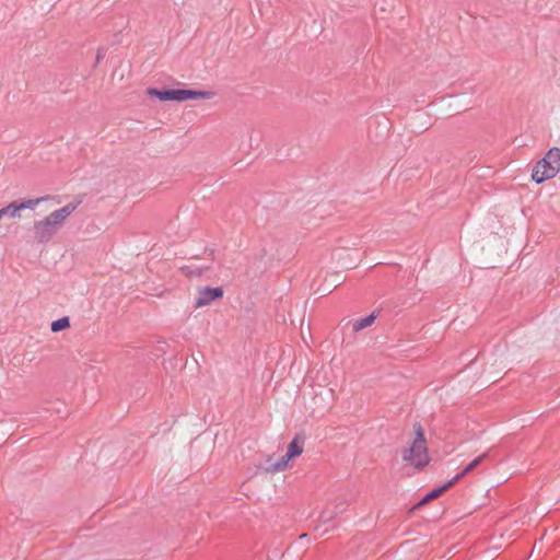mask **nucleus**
Returning a JSON list of instances; mask_svg holds the SVG:
<instances>
[{
    "label": "nucleus",
    "instance_id": "f257e3e1",
    "mask_svg": "<svg viewBox=\"0 0 560 560\" xmlns=\"http://www.w3.org/2000/svg\"><path fill=\"white\" fill-rule=\"evenodd\" d=\"M74 203H68L65 207L50 212L45 218L36 221L33 226L34 238L38 243L49 242L62 228L67 219L75 211Z\"/></svg>",
    "mask_w": 560,
    "mask_h": 560
},
{
    "label": "nucleus",
    "instance_id": "f03ea898",
    "mask_svg": "<svg viewBox=\"0 0 560 560\" xmlns=\"http://www.w3.org/2000/svg\"><path fill=\"white\" fill-rule=\"evenodd\" d=\"M401 458L417 469H422L430 463L427 439L420 424L413 425V438L401 451Z\"/></svg>",
    "mask_w": 560,
    "mask_h": 560
},
{
    "label": "nucleus",
    "instance_id": "7ed1b4c3",
    "mask_svg": "<svg viewBox=\"0 0 560 560\" xmlns=\"http://www.w3.org/2000/svg\"><path fill=\"white\" fill-rule=\"evenodd\" d=\"M147 94L150 97H155L161 102H177L183 103L187 101L210 100L213 93L210 91H196L189 89H163L155 88L147 89Z\"/></svg>",
    "mask_w": 560,
    "mask_h": 560
},
{
    "label": "nucleus",
    "instance_id": "20e7f679",
    "mask_svg": "<svg viewBox=\"0 0 560 560\" xmlns=\"http://www.w3.org/2000/svg\"><path fill=\"white\" fill-rule=\"evenodd\" d=\"M305 440L302 435H295L289 443L284 455L277 459L268 458L265 471L271 475L283 472L291 467V462L301 456L304 452Z\"/></svg>",
    "mask_w": 560,
    "mask_h": 560
},
{
    "label": "nucleus",
    "instance_id": "39448f33",
    "mask_svg": "<svg viewBox=\"0 0 560 560\" xmlns=\"http://www.w3.org/2000/svg\"><path fill=\"white\" fill-rule=\"evenodd\" d=\"M559 172L560 148L553 147L535 164L532 171V179L537 184H541L548 179L555 178Z\"/></svg>",
    "mask_w": 560,
    "mask_h": 560
},
{
    "label": "nucleus",
    "instance_id": "423d86ee",
    "mask_svg": "<svg viewBox=\"0 0 560 560\" xmlns=\"http://www.w3.org/2000/svg\"><path fill=\"white\" fill-rule=\"evenodd\" d=\"M222 296L223 290L221 288H202L199 290L195 306L197 308L203 307L210 304L212 301L218 300Z\"/></svg>",
    "mask_w": 560,
    "mask_h": 560
},
{
    "label": "nucleus",
    "instance_id": "0eeeda50",
    "mask_svg": "<svg viewBox=\"0 0 560 560\" xmlns=\"http://www.w3.org/2000/svg\"><path fill=\"white\" fill-rule=\"evenodd\" d=\"M21 211L19 201H12L0 209V221L4 219H18L21 217Z\"/></svg>",
    "mask_w": 560,
    "mask_h": 560
},
{
    "label": "nucleus",
    "instance_id": "6e6552de",
    "mask_svg": "<svg viewBox=\"0 0 560 560\" xmlns=\"http://www.w3.org/2000/svg\"><path fill=\"white\" fill-rule=\"evenodd\" d=\"M454 485L453 480H450L447 483L442 486L441 488L434 489L431 492H429L420 502V504H425L431 500H434L439 498L444 491H446L448 488H451Z\"/></svg>",
    "mask_w": 560,
    "mask_h": 560
},
{
    "label": "nucleus",
    "instance_id": "1a4fd4ad",
    "mask_svg": "<svg viewBox=\"0 0 560 560\" xmlns=\"http://www.w3.org/2000/svg\"><path fill=\"white\" fill-rule=\"evenodd\" d=\"M486 455H481L477 458H475L471 463H469L465 468L464 470L458 474L457 476H455L452 480L455 482H457L462 477H464L466 474L470 472L472 469H475L483 459H485Z\"/></svg>",
    "mask_w": 560,
    "mask_h": 560
},
{
    "label": "nucleus",
    "instance_id": "9d476101",
    "mask_svg": "<svg viewBox=\"0 0 560 560\" xmlns=\"http://www.w3.org/2000/svg\"><path fill=\"white\" fill-rule=\"evenodd\" d=\"M70 328V319L69 317L65 316V317H61L57 320H54L50 325V329L51 331L54 332H58V331H61V330H66Z\"/></svg>",
    "mask_w": 560,
    "mask_h": 560
},
{
    "label": "nucleus",
    "instance_id": "9b49d317",
    "mask_svg": "<svg viewBox=\"0 0 560 560\" xmlns=\"http://www.w3.org/2000/svg\"><path fill=\"white\" fill-rule=\"evenodd\" d=\"M47 200H55L54 198H35V199H27V200H24V201H19V205H20V208L21 210H24V209H35L42 201H47Z\"/></svg>",
    "mask_w": 560,
    "mask_h": 560
},
{
    "label": "nucleus",
    "instance_id": "f8f14e48",
    "mask_svg": "<svg viewBox=\"0 0 560 560\" xmlns=\"http://www.w3.org/2000/svg\"><path fill=\"white\" fill-rule=\"evenodd\" d=\"M374 320H375V316L373 314H371L366 317L360 318L357 322H354L353 329L355 331L362 330V329L371 326L374 323Z\"/></svg>",
    "mask_w": 560,
    "mask_h": 560
}]
</instances>
